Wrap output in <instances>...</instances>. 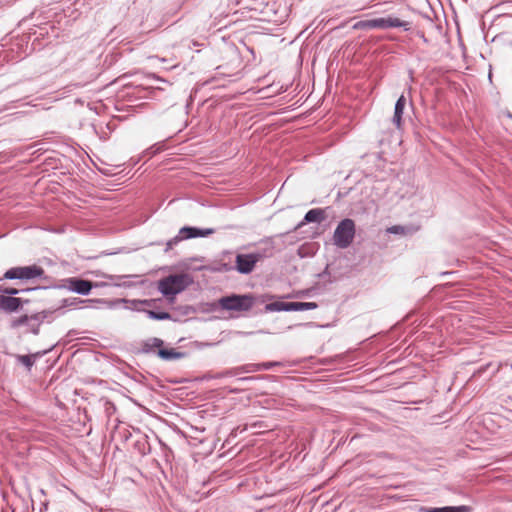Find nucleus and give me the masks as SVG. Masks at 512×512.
<instances>
[{
	"label": "nucleus",
	"instance_id": "nucleus-43",
	"mask_svg": "<svg viewBox=\"0 0 512 512\" xmlns=\"http://www.w3.org/2000/svg\"><path fill=\"white\" fill-rule=\"evenodd\" d=\"M37 290H40L38 286L22 288V289H20V294L21 293H30L32 291H37Z\"/></svg>",
	"mask_w": 512,
	"mask_h": 512
},
{
	"label": "nucleus",
	"instance_id": "nucleus-15",
	"mask_svg": "<svg viewBox=\"0 0 512 512\" xmlns=\"http://www.w3.org/2000/svg\"><path fill=\"white\" fill-rule=\"evenodd\" d=\"M326 219V213L325 209L322 208H313L308 210L302 221H300L297 226L295 227V230L301 228L302 226L309 224V223H317L320 224L322 221Z\"/></svg>",
	"mask_w": 512,
	"mask_h": 512
},
{
	"label": "nucleus",
	"instance_id": "nucleus-46",
	"mask_svg": "<svg viewBox=\"0 0 512 512\" xmlns=\"http://www.w3.org/2000/svg\"><path fill=\"white\" fill-rule=\"evenodd\" d=\"M298 254H299V256L301 258H304V257L307 256V253L304 252V247L303 246L298 249Z\"/></svg>",
	"mask_w": 512,
	"mask_h": 512
},
{
	"label": "nucleus",
	"instance_id": "nucleus-17",
	"mask_svg": "<svg viewBox=\"0 0 512 512\" xmlns=\"http://www.w3.org/2000/svg\"><path fill=\"white\" fill-rule=\"evenodd\" d=\"M56 316H58L57 309L50 308L32 313V320L42 325L43 323H52L55 320Z\"/></svg>",
	"mask_w": 512,
	"mask_h": 512
},
{
	"label": "nucleus",
	"instance_id": "nucleus-54",
	"mask_svg": "<svg viewBox=\"0 0 512 512\" xmlns=\"http://www.w3.org/2000/svg\"><path fill=\"white\" fill-rule=\"evenodd\" d=\"M172 383L179 384V383H181V381H177V380H176V381H172Z\"/></svg>",
	"mask_w": 512,
	"mask_h": 512
},
{
	"label": "nucleus",
	"instance_id": "nucleus-40",
	"mask_svg": "<svg viewBox=\"0 0 512 512\" xmlns=\"http://www.w3.org/2000/svg\"><path fill=\"white\" fill-rule=\"evenodd\" d=\"M219 264H220L221 273L222 272H229V271L235 270L234 265H231L229 263L221 262Z\"/></svg>",
	"mask_w": 512,
	"mask_h": 512
},
{
	"label": "nucleus",
	"instance_id": "nucleus-32",
	"mask_svg": "<svg viewBox=\"0 0 512 512\" xmlns=\"http://www.w3.org/2000/svg\"><path fill=\"white\" fill-rule=\"evenodd\" d=\"M18 294H20V289L18 288L0 285V295L16 297Z\"/></svg>",
	"mask_w": 512,
	"mask_h": 512
},
{
	"label": "nucleus",
	"instance_id": "nucleus-1",
	"mask_svg": "<svg viewBox=\"0 0 512 512\" xmlns=\"http://www.w3.org/2000/svg\"><path fill=\"white\" fill-rule=\"evenodd\" d=\"M193 282V277L188 273H173L159 279L157 289L172 304L176 295L187 289Z\"/></svg>",
	"mask_w": 512,
	"mask_h": 512
},
{
	"label": "nucleus",
	"instance_id": "nucleus-35",
	"mask_svg": "<svg viewBox=\"0 0 512 512\" xmlns=\"http://www.w3.org/2000/svg\"><path fill=\"white\" fill-rule=\"evenodd\" d=\"M283 366V363L280 361H267L261 362L262 371L271 370L275 367Z\"/></svg>",
	"mask_w": 512,
	"mask_h": 512
},
{
	"label": "nucleus",
	"instance_id": "nucleus-20",
	"mask_svg": "<svg viewBox=\"0 0 512 512\" xmlns=\"http://www.w3.org/2000/svg\"><path fill=\"white\" fill-rule=\"evenodd\" d=\"M143 312L147 315L149 319L157 320V321H164V320H172L176 321V319L173 317L172 314H170L167 311H157L153 309H146L143 310Z\"/></svg>",
	"mask_w": 512,
	"mask_h": 512
},
{
	"label": "nucleus",
	"instance_id": "nucleus-39",
	"mask_svg": "<svg viewBox=\"0 0 512 512\" xmlns=\"http://www.w3.org/2000/svg\"><path fill=\"white\" fill-rule=\"evenodd\" d=\"M200 270L203 269V270H207V271H210V272H218V273H221V269H220V264H216V265H207V266H203L201 268H199Z\"/></svg>",
	"mask_w": 512,
	"mask_h": 512
},
{
	"label": "nucleus",
	"instance_id": "nucleus-7",
	"mask_svg": "<svg viewBox=\"0 0 512 512\" xmlns=\"http://www.w3.org/2000/svg\"><path fill=\"white\" fill-rule=\"evenodd\" d=\"M94 286V281L75 276L61 279V285L56 287L59 290L66 289L81 296H88Z\"/></svg>",
	"mask_w": 512,
	"mask_h": 512
},
{
	"label": "nucleus",
	"instance_id": "nucleus-13",
	"mask_svg": "<svg viewBox=\"0 0 512 512\" xmlns=\"http://www.w3.org/2000/svg\"><path fill=\"white\" fill-rule=\"evenodd\" d=\"M215 232L213 228H200L196 226H183L180 228V234H184L185 240L195 238H205Z\"/></svg>",
	"mask_w": 512,
	"mask_h": 512
},
{
	"label": "nucleus",
	"instance_id": "nucleus-12",
	"mask_svg": "<svg viewBox=\"0 0 512 512\" xmlns=\"http://www.w3.org/2000/svg\"><path fill=\"white\" fill-rule=\"evenodd\" d=\"M160 90V88L138 85L135 86L131 92L127 93V97L129 101L136 102L141 99L153 98L156 92Z\"/></svg>",
	"mask_w": 512,
	"mask_h": 512
},
{
	"label": "nucleus",
	"instance_id": "nucleus-10",
	"mask_svg": "<svg viewBox=\"0 0 512 512\" xmlns=\"http://www.w3.org/2000/svg\"><path fill=\"white\" fill-rule=\"evenodd\" d=\"M407 106V99L402 94L398 97L394 105V113L392 116V124L396 127L397 130L402 131L404 125V111Z\"/></svg>",
	"mask_w": 512,
	"mask_h": 512
},
{
	"label": "nucleus",
	"instance_id": "nucleus-26",
	"mask_svg": "<svg viewBox=\"0 0 512 512\" xmlns=\"http://www.w3.org/2000/svg\"><path fill=\"white\" fill-rule=\"evenodd\" d=\"M140 301H142V300L141 299H126V298H122V299L118 300V302L126 304V306H125L126 309L143 312L144 309L139 307V306H141V303H139Z\"/></svg>",
	"mask_w": 512,
	"mask_h": 512
},
{
	"label": "nucleus",
	"instance_id": "nucleus-11",
	"mask_svg": "<svg viewBox=\"0 0 512 512\" xmlns=\"http://www.w3.org/2000/svg\"><path fill=\"white\" fill-rule=\"evenodd\" d=\"M57 344L58 343L52 345L48 349L38 351L33 354H27V355L16 354L14 357L18 363L22 364L27 369V371H31L32 367L35 364V361L37 359H40L41 357L45 356L49 352H51L57 346Z\"/></svg>",
	"mask_w": 512,
	"mask_h": 512
},
{
	"label": "nucleus",
	"instance_id": "nucleus-30",
	"mask_svg": "<svg viewBox=\"0 0 512 512\" xmlns=\"http://www.w3.org/2000/svg\"><path fill=\"white\" fill-rule=\"evenodd\" d=\"M185 240V237H184V234H180V230L178 231V234L174 237H172L171 239H169L167 242H166V247L164 249L165 252H168L169 250H171L174 246L178 245L180 242L184 241Z\"/></svg>",
	"mask_w": 512,
	"mask_h": 512
},
{
	"label": "nucleus",
	"instance_id": "nucleus-49",
	"mask_svg": "<svg viewBox=\"0 0 512 512\" xmlns=\"http://www.w3.org/2000/svg\"><path fill=\"white\" fill-rule=\"evenodd\" d=\"M96 76H97V72L92 73L89 77H87V82L94 80L96 78Z\"/></svg>",
	"mask_w": 512,
	"mask_h": 512
},
{
	"label": "nucleus",
	"instance_id": "nucleus-27",
	"mask_svg": "<svg viewBox=\"0 0 512 512\" xmlns=\"http://www.w3.org/2000/svg\"><path fill=\"white\" fill-rule=\"evenodd\" d=\"M238 370L241 373L248 374V373L262 371V367H261V363H248V364L238 366Z\"/></svg>",
	"mask_w": 512,
	"mask_h": 512
},
{
	"label": "nucleus",
	"instance_id": "nucleus-44",
	"mask_svg": "<svg viewBox=\"0 0 512 512\" xmlns=\"http://www.w3.org/2000/svg\"><path fill=\"white\" fill-rule=\"evenodd\" d=\"M416 35H417L420 39H422V41H423L424 43H428V42H429L428 38L425 36V34H424V32H423V31H417Z\"/></svg>",
	"mask_w": 512,
	"mask_h": 512
},
{
	"label": "nucleus",
	"instance_id": "nucleus-52",
	"mask_svg": "<svg viewBox=\"0 0 512 512\" xmlns=\"http://www.w3.org/2000/svg\"><path fill=\"white\" fill-rule=\"evenodd\" d=\"M238 391H239V390H238V389H236V388H235V389H231V390H230V392H231V393H237Z\"/></svg>",
	"mask_w": 512,
	"mask_h": 512
},
{
	"label": "nucleus",
	"instance_id": "nucleus-34",
	"mask_svg": "<svg viewBox=\"0 0 512 512\" xmlns=\"http://www.w3.org/2000/svg\"><path fill=\"white\" fill-rule=\"evenodd\" d=\"M26 326L28 328V332L35 336L39 335L41 325L38 322L31 320V322L27 323Z\"/></svg>",
	"mask_w": 512,
	"mask_h": 512
},
{
	"label": "nucleus",
	"instance_id": "nucleus-50",
	"mask_svg": "<svg viewBox=\"0 0 512 512\" xmlns=\"http://www.w3.org/2000/svg\"><path fill=\"white\" fill-rule=\"evenodd\" d=\"M21 301H22V308H23L25 305L30 304V300H29V299H26V298H22V297H21Z\"/></svg>",
	"mask_w": 512,
	"mask_h": 512
},
{
	"label": "nucleus",
	"instance_id": "nucleus-14",
	"mask_svg": "<svg viewBox=\"0 0 512 512\" xmlns=\"http://www.w3.org/2000/svg\"><path fill=\"white\" fill-rule=\"evenodd\" d=\"M22 310L21 297H8L0 295V311L5 313H18Z\"/></svg>",
	"mask_w": 512,
	"mask_h": 512
},
{
	"label": "nucleus",
	"instance_id": "nucleus-19",
	"mask_svg": "<svg viewBox=\"0 0 512 512\" xmlns=\"http://www.w3.org/2000/svg\"><path fill=\"white\" fill-rule=\"evenodd\" d=\"M290 312L292 311V302L274 301L264 306V312Z\"/></svg>",
	"mask_w": 512,
	"mask_h": 512
},
{
	"label": "nucleus",
	"instance_id": "nucleus-31",
	"mask_svg": "<svg viewBox=\"0 0 512 512\" xmlns=\"http://www.w3.org/2000/svg\"><path fill=\"white\" fill-rule=\"evenodd\" d=\"M354 30H371L374 29L373 19L360 20L353 27Z\"/></svg>",
	"mask_w": 512,
	"mask_h": 512
},
{
	"label": "nucleus",
	"instance_id": "nucleus-2",
	"mask_svg": "<svg viewBox=\"0 0 512 512\" xmlns=\"http://www.w3.org/2000/svg\"><path fill=\"white\" fill-rule=\"evenodd\" d=\"M136 354H155L163 361H175L187 356L186 352L166 347L164 340L158 337H151L142 341Z\"/></svg>",
	"mask_w": 512,
	"mask_h": 512
},
{
	"label": "nucleus",
	"instance_id": "nucleus-48",
	"mask_svg": "<svg viewBox=\"0 0 512 512\" xmlns=\"http://www.w3.org/2000/svg\"><path fill=\"white\" fill-rule=\"evenodd\" d=\"M47 508H48V503L47 502L42 503L40 512H45L47 510Z\"/></svg>",
	"mask_w": 512,
	"mask_h": 512
},
{
	"label": "nucleus",
	"instance_id": "nucleus-36",
	"mask_svg": "<svg viewBox=\"0 0 512 512\" xmlns=\"http://www.w3.org/2000/svg\"><path fill=\"white\" fill-rule=\"evenodd\" d=\"M176 310L180 311V313L184 316H188L195 312V309L190 305L179 306L176 308Z\"/></svg>",
	"mask_w": 512,
	"mask_h": 512
},
{
	"label": "nucleus",
	"instance_id": "nucleus-41",
	"mask_svg": "<svg viewBox=\"0 0 512 512\" xmlns=\"http://www.w3.org/2000/svg\"><path fill=\"white\" fill-rule=\"evenodd\" d=\"M207 306L209 307L208 311L210 312H215L220 309V305H218V300L211 303H207Z\"/></svg>",
	"mask_w": 512,
	"mask_h": 512
},
{
	"label": "nucleus",
	"instance_id": "nucleus-23",
	"mask_svg": "<svg viewBox=\"0 0 512 512\" xmlns=\"http://www.w3.org/2000/svg\"><path fill=\"white\" fill-rule=\"evenodd\" d=\"M32 314H22L21 316L11 320L9 327L10 329H18L21 326H26L27 323L31 322Z\"/></svg>",
	"mask_w": 512,
	"mask_h": 512
},
{
	"label": "nucleus",
	"instance_id": "nucleus-29",
	"mask_svg": "<svg viewBox=\"0 0 512 512\" xmlns=\"http://www.w3.org/2000/svg\"><path fill=\"white\" fill-rule=\"evenodd\" d=\"M274 378H275V376H272V375L243 376V377L237 378V381L242 382V383H251V382H255V381L274 379Z\"/></svg>",
	"mask_w": 512,
	"mask_h": 512
},
{
	"label": "nucleus",
	"instance_id": "nucleus-53",
	"mask_svg": "<svg viewBox=\"0 0 512 512\" xmlns=\"http://www.w3.org/2000/svg\"><path fill=\"white\" fill-rule=\"evenodd\" d=\"M409 106H410V108H411V109H413V108H414V106H413V103H412V102H410Z\"/></svg>",
	"mask_w": 512,
	"mask_h": 512
},
{
	"label": "nucleus",
	"instance_id": "nucleus-28",
	"mask_svg": "<svg viewBox=\"0 0 512 512\" xmlns=\"http://www.w3.org/2000/svg\"><path fill=\"white\" fill-rule=\"evenodd\" d=\"M164 149H165L164 142H158V143H155L154 145H152L151 147H149L148 149H146L144 152V155H147L148 158H152L153 156L157 155Z\"/></svg>",
	"mask_w": 512,
	"mask_h": 512
},
{
	"label": "nucleus",
	"instance_id": "nucleus-42",
	"mask_svg": "<svg viewBox=\"0 0 512 512\" xmlns=\"http://www.w3.org/2000/svg\"><path fill=\"white\" fill-rule=\"evenodd\" d=\"M239 370H238V367H235V368H232V369H229V370H226L224 373H223V376H236L237 374H239Z\"/></svg>",
	"mask_w": 512,
	"mask_h": 512
},
{
	"label": "nucleus",
	"instance_id": "nucleus-24",
	"mask_svg": "<svg viewBox=\"0 0 512 512\" xmlns=\"http://www.w3.org/2000/svg\"><path fill=\"white\" fill-rule=\"evenodd\" d=\"M147 436L142 437L141 439H138L134 443V448L138 451V453L142 456H145L150 453L151 447L150 444L146 440Z\"/></svg>",
	"mask_w": 512,
	"mask_h": 512
},
{
	"label": "nucleus",
	"instance_id": "nucleus-4",
	"mask_svg": "<svg viewBox=\"0 0 512 512\" xmlns=\"http://www.w3.org/2000/svg\"><path fill=\"white\" fill-rule=\"evenodd\" d=\"M258 297L253 294H237L232 293L222 296L218 299L220 310L246 312L249 311L254 304L258 301Z\"/></svg>",
	"mask_w": 512,
	"mask_h": 512
},
{
	"label": "nucleus",
	"instance_id": "nucleus-51",
	"mask_svg": "<svg viewBox=\"0 0 512 512\" xmlns=\"http://www.w3.org/2000/svg\"><path fill=\"white\" fill-rule=\"evenodd\" d=\"M451 273H452V272H442V273H441V275H442V276H445V275H449V274H451Z\"/></svg>",
	"mask_w": 512,
	"mask_h": 512
},
{
	"label": "nucleus",
	"instance_id": "nucleus-8",
	"mask_svg": "<svg viewBox=\"0 0 512 512\" xmlns=\"http://www.w3.org/2000/svg\"><path fill=\"white\" fill-rule=\"evenodd\" d=\"M374 29L402 28L408 32L412 29V22L401 20L393 15L373 19Z\"/></svg>",
	"mask_w": 512,
	"mask_h": 512
},
{
	"label": "nucleus",
	"instance_id": "nucleus-16",
	"mask_svg": "<svg viewBox=\"0 0 512 512\" xmlns=\"http://www.w3.org/2000/svg\"><path fill=\"white\" fill-rule=\"evenodd\" d=\"M105 278L114 281V280H122L125 279L123 282H114V286L116 287H123V288H131L137 285H144L145 280H139V281H131L129 279H138L140 278L139 275L136 274H129V275H105Z\"/></svg>",
	"mask_w": 512,
	"mask_h": 512
},
{
	"label": "nucleus",
	"instance_id": "nucleus-25",
	"mask_svg": "<svg viewBox=\"0 0 512 512\" xmlns=\"http://www.w3.org/2000/svg\"><path fill=\"white\" fill-rule=\"evenodd\" d=\"M318 308L316 302H292V311H307Z\"/></svg>",
	"mask_w": 512,
	"mask_h": 512
},
{
	"label": "nucleus",
	"instance_id": "nucleus-18",
	"mask_svg": "<svg viewBox=\"0 0 512 512\" xmlns=\"http://www.w3.org/2000/svg\"><path fill=\"white\" fill-rule=\"evenodd\" d=\"M473 508L469 505L442 506V507H421L420 512H471Z\"/></svg>",
	"mask_w": 512,
	"mask_h": 512
},
{
	"label": "nucleus",
	"instance_id": "nucleus-5",
	"mask_svg": "<svg viewBox=\"0 0 512 512\" xmlns=\"http://www.w3.org/2000/svg\"><path fill=\"white\" fill-rule=\"evenodd\" d=\"M356 225L354 220L351 218H344L337 224L333 236L332 243L337 248L346 249L348 248L355 237Z\"/></svg>",
	"mask_w": 512,
	"mask_h": 512
},
{
	"label": "nucleus",
	"instance_id": "nucleus-3",
	"mask_svg": "<svg viewBox=\"0 0 512 512\" xmlns=\"http://www.w3.org/2000/svg\"><path fill=\"white\" fill-rule=\"evenodd\" d=\"M273 255V246L260 249L251 253H238L235 257V270L243 275L253 272L256 264Z\"/></svg>",
	"mask_w": 512,
	"mask_h": 512
},
{
	"label": "nucleus",
	"instance_id": "nucleus-21",
	"mask_svg": "<svg viewBox=\"0 0 512 512\" xmlns=\"http://www.w3.org/2000/svg\"><path fill=\"white\" fill-rule=\"evenodd\" d=\"M38 279L44 281V285H38L40 290H47V289H57L56 286L61 285V279L59 281L55 280L52 276L47 275L44 271V276L39 277Z\"/></svg>",
	"mask_w": 512,
	"mask_h": 512
},
{
	"label": "nucleus",
	"instance_id": "nucleus-9",
	"mask_svg": "<svg viewBox=\"0 0 512 512\" xmlns=\"http://www.w3.org/2000/svg\"><path fill=\"white\" fill-rule=\"evenodd\" d=\"M103 299H81L78 297H69L64 298L60 301V305L56 307L58 311V316L64 315L66 313L65 308L71 307H79L80 304H88L87 306H91L92 303H104Z\"/></svg>",
	"mask_w": 512,
	"mask_h": 512
},
{
	"label": "nucleus",
	"instance_id": "nucleus-55",
	"mask_svg": "<svg viewBox=\"0 0 512 512\" xmlns=\"http://www.w3.org/2000/svg\"><path fill=\"white\" fill-rule=\"evenodd\" d=\"M508 117H509L510 119H512V114H511V113H509V114H508Z\"/></svg>",
	"mask_w": 512,
	"mask_h": 512
},
{
	"label": "nucleus",
	"instance_id": "nucleus-45",
	"mask_svg": "<svg viewBox=\"0 0 512 512\" xmlns=\"http://www.w3.org/2000/svg\"><path fill=\"white\" fill-rule=\"evenodd\" d=\"M76 334H77V331L75 329L69 330L67 335H66V337H68L69 339L65 342V344L68 343L70 341L71 337L76 335Z\"/></svg>",
	"mask_w": 512,
	"mask_h": 512
},
{
	"label": "nucleus",
	"instance_id": "nucleus-47",
	"mask_svg": "<svg viewBox=\"0 0 512 512\" xmlns=\"http://www.w3.org/2000/svg\"><path fill=\"white\" fill-rule=\"evenodd\" d=\"M94 284V288L107 286L106 282H94Z\"/></svg>",
	"mask_w": 512,
	"mask_h": 512
},
{
	"label": "nucleus",
	"instance_id": "nucleus-22",
	"mask_svg": "<svg viewBox=\"0 0 512 512\" xmlns=\"http://www.w3.org/2000/svg\"><path fill=\"white\" fill-rule=\"evenodd\" d=\"M317 276L320 280L323 281L325 285L332 284L338 280V277L331 272L330 264H327L324 270L320 272Z\"/></svg>",
	"mask_w": 512,
	"mask_h": 512
},
{
	"label": "nucleus",
	"instance_id": "nucleus-6",
	"mask_svg": "<svg viewBox=\"0 0 512 512\" xmlns=\"http://www.w3.org/2000/svg\"><path fill=\"white\" fill-rule=\"evenodd\" d=\"M44 276V268L37 264L27 266H15L5 271L0 281L5 280H20L22 282L31 281Z\"/></svg>",
	"mask_w": 512,
	"mask_h": 512
},
{
	"label": "nucleus",
	"instance_id": "nucleus-38",
	"mask_svg": "<svg viewBox=\"0 0 512 512\" xmlns=\"http://www.w3.org/2000/svg\"><path fill=\"white\" fill-rule=\"evenodd\" d=\"M142 301H140L139 303H141V306H148V307H153L156 305V303L158 301H160V299H141Z\"/></svg>",
	"mask_w": 512,
	"mask_h": 512
},
{
	"label": "nucleus",
	"instance_id": "nucleus-37",
	"mask_svg": "<svg viewBox=\"0 0 512 512\" xmlns=\"http://www.w3.org/2000/svg\"><path fill=\"white\" fill-rule=\"evenodd\" d=\"M105 412L108 417H110L113 413L116 412V406L112 401L107 400L105 402Z\"/></svg>",
	"mask_w": 512,
	"mask_h": 512
},
{
	"label": "nucleus",
	"instance_id": "nucleus-33",
	"mask_svg": "<svg viewBox=\"0 0 512 512\" xmlns=\"http://www.w3.org/2000/svg\"><path fill=\"white\" fill-rule=\"evenodd\" d=\"M407 228L402 225H393L387 229V232L394 235H402L406 233Z\"/></svg>",
	"mask_w": 512,
	"mask_h": 512
}]
</instances>
